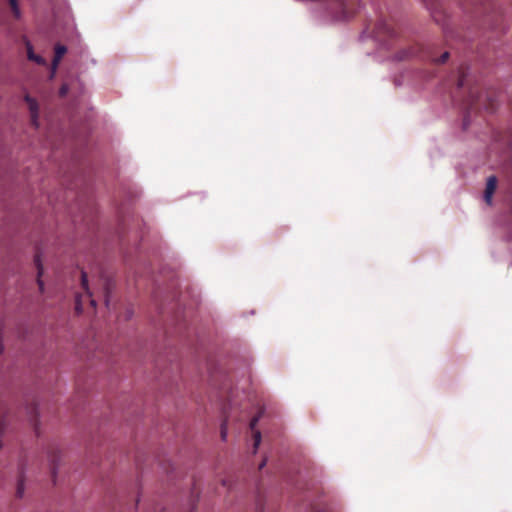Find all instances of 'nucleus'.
<instances>
[{
  "instance_id": "1",
  "label": "nucleus",
  "mask_w": 512,
  "mask_h": 512,
  "mask_svg": "<svg viewBox=\"0 0 512 512\" xmlns=\"http://www.w3.org/2000/svg\"><path fill=\"white\" fill-rule=\"evenodd\" d=\"M364 33L383 45H385L388 40L393 39L396 36L393 24L382 19L373 25L369 24Z\"/></svg>"
},
{
  "instance_id": "2",
  "label": "nucleus",
  "mask_w": 512,
  "mask_h": 512,
  "mask_svg": "<svg viewBox=\"0 0 512 512\" xmlns=\"http://www.w3.org/2000/svg\"><path fill=\"white\" fill-rule=\"evenodd\" d=\"M25 102L28 105L31 117V124L37 128L39 126L38 118H39V106L37 101L29 95H25Z\"/></svg>"
},
{
  "instance_id": "3",
  "label": "nucleus",
  "mask_w": 512,
  "mask_h": 512,
  "mask_svg": "<svg viewBox=\"0 0 512 512\" xmlns=\"http://www.w3.org/2000/svg\"><path fill=\"white\" fill-rule=\"evenodd\" d=\"M481 97H482V95L478 94V92L475 91L474 89L470 90L468 99L465 103L466 109H467V114H469L472 110H474V109L478 108L480 105H482Z\"/></svg>"
},
{
  "instance_id": "4",
  "label": "nucleus",
  "mask_w": 512,
  "mask_h": 512,
  "mask_svg": "<svg viewBox=\"0 0 512 512\" xmlns=\"http://www.w3.org/2000/svg\"><path fill=\"white\" fill-rule=\"evenodd\" d=\"M497 187V178L496 176H490L487 179L486 188L484 191V201L488 204H492V197Z\"/></svg>"
},
{
  "instance_id": "5",
  "label": "nucleus",
  "mask_w": 512,
  "mask_h": 512,
  "mask_svg": "<svg viewBox=\"0 0 512 512\" xmlns=\"http://www.w3.org/2000/svg\"><path fill=\"white\" fill-rule=\"evenodd\" d=\"M260 419V415L254 416L250 421V429L253 431V453L257 452V449L261 443V433L258 430H255L257 423Z\"/></svg>"
},
{
  "instance_id": "6",
  "label": "nucleus",
  "mask_w": 512,
  "mask_h": 512,
  "mask_svg": "<svg viewBox=\"0 0 512 512\" xmlns=\"http://www.w3.org/2000/svg\"><path fill=\"white\" fill-rule=\"evenodd\" d=\"M66 52H67V48L64 45L57 44L55 46V54H54V58L52 61L53 71H55L57 69L61 59L63 58V56L65 55Z\"/></svg>"
},
{
  "instance_id": "7",
  "label": "nucleus",
  "mask_w": 512,
  "mask_h": 512,
  "mask_svg": "<svg viewBox=\"0 0 512 512\" xmlns=\"http://www.w3.org/2000/svg\"><path fill=\"white\" fill-rule=\"evenodd\" d=\"M425 58L431 60L436 64H444L449 58V52L445 51L439 58H437L433 49L427 48Z\"/></svg>"
},
{
  "instance_id": "8",
  "label": "nucleus",
  "mask_w": 512,
  "mask_h": 512,
  "mask_svg": "<svg viewBox=\"0 0 512 512\" xmlns=\"http://www.w3.org/2000/svg\"><path fill=\"white\" fill-rule=\"evenodd\" d=\"M429 9L431 10V15H432L433 19L435 20V22H437L438 24L444 25L445 15H444L443 11L441 10V8L438 7L437 5L431 4L429 6Z\"/></svg>"
},
{
  "instance_id": "9",
  "label": "nucleus",
  "mask_w": 512,
  "mask_h": 512,
  "mask_svg": "<svg viewBox=\"0 0 512 512\" xmlns=\"http://www.w3.org/2000/svg\"><path fill=\"white\" fill-rule=\"evenodd\" d=\"M25 479H24V471L23 468L20 469L18 481H17V488H16V497L22 498L24 496L25 491Z\"/></svg>"
},
{
  "instance_id": "10",
  "label": "nucleus",
  "mask_w": 512,
  "mask_h": 512,
  "mask_svg": "<svg viewBox=\"0 0 512 512\" xmlns=\"http://www.w3.org/2000/svg\"><path fill=\"white\" fill-rule=\"evenodd\" d=\"M419 51V47H413V48H409V49H403L401 51H399L396 55V59L399 60V61H402V60H406L408 59L410 56L416 54L417 52Z\"/></svg>"
},
{
  "instance_id": "11",
  "label": "nucleus",
  "mask_w": 512,
  "mask_h": 512,
  "mask_svg": "<svg viewBox=\"0 0 512 512\" xmlns=\"http://www.w3.org/2000/svg\"><path fill=\"white\" fill-rule=\"evenodd\" d=\"M81 285H82L83 289L86 291V297L90 298L91 306L95 307L96 306V301H95V299L92 298V295H91V293L89 291L87 275H86L85 272L81 273Z\"/></svg>"
},
{
  "instance_id": "12",
  "label": "nucleus",
  "mask_w": 512,
  "mask_h": 512,
  "mask_svg": "<svg viewBox=\"0 0 512 512\" xmlns=\"http://www.w3.org/2000/svg\"><path fill=\"white\" fill-rule=\"evenodd\" d=\"M34 262H35V265H36L37 271H38L37 283H38V286H39L40 290L42 291L43 290V285H44L43 281L41 280V275L43 273V268H42L40 256L38 254H36Z\"/></svg>"
},
{
  "instance_id": "13",
  "label": "nucleus",
  "mask_w": 512,
  "mask_h": 512,
  "mask_svg": "<svg viewBox=\"0 0 512 512\" xmlns=\"http://www.w3.org/2000/svg\"><path fill=\"white\" fill-rule=\"evenodd\" d=\"M467 67L461 66L459 69V79L457 86L463 88L466 85Z\"/></svg>"
},
{
  "instance_id": "14",
  "label": "nucleus",
  "mask_w": 512,
  "mask_h": 512,
  "mask_svg": "<svg viewBox=\"0 0 512 512\" xmlns=\"http://www.w3.org/2000/svg\"><path fill=\"white\" fill-rule=\"evenodd\" d=\"M110 287H111V282L109 280H106L105 285H104V302L107 307L109 306V302H110V299H109Z\"/></svg>"
},
{
  "instance_id": "15",
  "label": "nucleus",
  "mask_w": 512,
  "mask_h": 512,
  "mask_svg": "<svg viewBox=\"0 0 512 512\" xmlns=\"http://www.w3.org/2000/svg\"><path fill=\"white\" fill-rule=\"evenodd\" d=\"M9 4H10L11 10H12L14 16L16 18H19L20 17V10H19V7H18L17 0H9Z\"/></svg>"
},
{
  "instance_id": "16",
  "label": "nucleus",
  "mask_w": 512,
  "mask_h": 512,
  "mask_svg": "<svg viewBox=\"0 0 512 512\" xmlns=\"http://www.w3.org/2000/svg\"><path fill=\"white\" fill-rule=\"evenodd\" d=\"M483 106L488 111H494V109H495L493 100L488 96L486 98V102L483 103Z\"/></svg>"
},
{
  "instance_id": "17",
  "label": "nucleus",
  "mask_w": 512,
  "mask_h": 512,
  "mask_svg": "<svg viewBox=\"0 0 512 512\" xmlns=\"http://www.w3.org/2000/svg\"><path fill=\"white\" fill-rule=\"evenodd\" d=\"M82 295H78L76 297V303H75V310L77 313H81L82 312Z\"/></svg>"
},
{
  "instance_id": "18",
  "label": "nucleus",
  "mask_w": 512,
  "mask_h": 512,
  "mask_svg": "<svg viewBox=\"0 0 512 512\" xmlns=\"http://www.w3.org/2000/svg\"><path fill=\"white\" fill-rule=\"evenodd\" d=\"M220 435H221V439L222 440H226V437H227V421H223V423L221 424V431H220Z\"/></svg>"
},
{
  "instance_id": "19",
  "label": "nucleus",
  "mask_w": 512,
  "mask_h": 512,
  "mask_svg": "<svg viewBox=\"0 0 512 512\" xmlns=\"http://www.w3.org/2000/svg\"><path fill=\"white\" fill-rule=\"evenodd\" d=\"M50 458H51V473H52V476L55 477V474H56V456L55 455H50Z\"/></svg>"
},
{
  "instance_id": "20",
  "label": "nucleus",
  "mask_w": 512,
  "mask_h": 512,
  "mask_svg": "<svg viewBox=\"0 0 512 512\" xmlns=\"http://www.w3.org/2000/svg\"><path fill=\"white\" fill-rule=\"evenodd\" d=\"M69 91V87L66 83L62 84V86L60 87V90H59V95L61 97H65L67 95Z\"/></svg>"
},
{
  "instance_id": "21",
  "label": "nucleus",
  "mask_w": 512,
  "mask_h": 512,
  "mask_svg": "<svg viewBox=\"0 0 512 512\" xmlns=\"http://www.w3.org/2000/svg\"><path fill=\"white\" fill-rule=\"evenodd\" d=\"M27 52H28V59L29 60L36 59L37 55L34 54V52L32 50V47H31V45L29 43L27 44Z\"/></svg>"
},
{
  "instance_id": "22",
  "label": "nucleus",
  "mask_w": 512,
  "mask_h": 512,
  "mask_svg": "<svg viewBox=\"0 0 512 512\" xmlns=\"http://www.w3.org/2000/svg\"><path fill=\"white\" fill-rule=\"evenodd\" d=\"M32 61H35L38 64H43L44 63V59L42 57H40V56H36V59H33Z\"/></svg>"
},
{
  "instance_id": "23",
  "label": "nucleus",
  "mask_w": 512,
  "mask_h": 512,
  "mask_svg": "<svg viewBox=\"0 0 512 512\" xmlns=\"http://www.w3.org/2000/svg\"><path fill=\"white\" fill-rule=\"evenodd\" d=\"M265 464H266V461L265 460L262 461V463L259 465V469H262L265 466Z\"/></svg>"
},
{
  "instance_id": "24",
  "label": "nucleus",
  "mask_w": 512,
  "mask_h": 512,
  "mask_svg": "<svg viewBox=\"0 0 512 512\" xmlns=\"http://www.w3.org/2000/svg\"><path fill=\"white\" fill-rule=\"evenodd\" d=\"M2 352H3V347H2V345L0 344V353H2Z\"/></svg>"
},
{
  "instance_id": "25",
  "label": "nucleus",
  "mask_w": 512,
  "mask_h": 512,
  "mask_svg": "<svg viewBox=\"0 0 512 512\" xmlns=\"http://www.w3.org/2000/svg\"><path fill=\"white\" fill-rule=\"evenodd\" d=\"M425 2H428L429 0H424Z\"/></svg>"
}]
</instances>
